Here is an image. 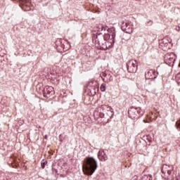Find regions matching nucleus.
I'll list each match as a JSON object with an SVG mask.
<instances>
[{
  "label": "nucleus",
  "mask_w": 180,
  "mask_h": 180,
  "mask_svg": "<svg viewBox=\"0 0 180 180\" xmlns=\"http://www.w3.org/2000/svg\"><path fill=\"white\" fill-rule=\"evenodd\" d=\"M82 168L85 175L91 176L96 171L98 162L93 157H87L84 160Z\"/></svg>",
  "instance_id": "1"
},
{
  "label": "nucleus",
  "mask_w": 180,
  "mask_h": 180,
  "mask_svg": "<svg viewBox=\"0 0 180 180\" xmlns=\"http://www.w3.org/2000/svg\"><path fill=\"white\" fill-rule=\"evenodd\" d=\"M93 41L98 45L100 50H108V42L102 35V32L93 34Z\"/></svg>",
  "instance_id": "2"
},
{
  "label": "nucleus",
  "mask_w": 180,
  "mask_h": 180,
  "mask_svg": "<svg viewBox=\"0 0 180 180\" xmlns=\"http://www.w3.org/2000/svg\"><path fill=\"white\" fill-rule=\"evenodd\" d=\"M98 32H108V33H110L109 34V37L111 40H112V43H115V39L116 37V31H115V29L112 28H109V27L106 26V25H100L98 27Z\"/></svg>",
  "instance_id": "3"
},
{
  "label": "nucleus",
  "mask_w": 180,
  "mask_h": 180,
  "mask_svg": "<svg viewBox=\"0 0 180 180\" xmlns=\"http://www.w3.org/2000/svg\"><path fill=\"white\" fill-rule=\"evenodd\" d=\"M139 67V64L137 63V60H130L127 63V68L128 72L131 74H134L137 72V68Z\"/></svg>",
  "instance_id": "4"
},
{
  "label": "nucleus",
  "mask_w": 180,
  "mask_h": 180,
  "mask_svg": "<svg viewBox=\"0 0 180 180\" xmlns=\"http://www.w3.org/2000/svg\"><path fill=\"white\" fill-rule=\"evenodd\" d=\"M128 115L131 117L132 119H136L137 117V115H139V117L143 116L144 115V111L141 110V108L131 107L128 110Z\"/></svg>",
  "instance_id": "5"
},
{
  "label": "nucleus",
  "mask_w": 180,
  "mask_h": 180,
  "mask_svg": "<svg viewBox=\"0 0 180 180\" xmlns=\"http://www.w3.org/2000/svg\"><path fill=\"white\" fill-rule=\"evenodd\" d=\"M121 29L124 33L131 34V33H133V24H131V22L127 20L124 21L122 24Z\"/></svg>",
  "instance_id": "6"
},
{
  "label": "nucleus",
  "mask_w": 180,
  "mask_h": 180,
  "mask_svg": "<svg viewBox=\"0 0 180 180\" xmlns=\"http://www.w3.org/2000/svg\"><path fill=\"white\" fill-rule=\"evenodd\" d=\"M175 55L174 53H167L165 55L164 60L165 64L171 65L172 63H175Z\"/></svg>",
  "instance_id": "7"
},
{
  "label": "nucleus",
  "mask_w": 180,
  "mask_h": 180,
  "mask_svg": "<svg viewBox=\"0 0 180 180\" xmlns=\"http://www.w3.org/2000/svg\"><path fill=\"white\" fill-rule=\"evenodd\" d=\"M166 172H167V174L169 175V178H172V174L174 172V167L167 165H163L162 167V174H165Z\"/></svg>",
  "instance_id": "8"
},
{
  "label": "nucleus",
  "mask_w": 180,
  "mask_h": 180,
  "mask_svg": "<svg viewBox=\"0 0 180 180\" xmlns=\"http://www.w3.org/2000/svg\"><path fill=\"white\" fill-rule=\"evenodd\" d=\"M43 95L44 98H49L50 95H54V87L46 86L44 89Z\"/></svg>",
  "instance_id": "9"
},
{
  "label": "nucleus",
  "mask_w": 180,
  "mask_h": 180,
  "mask_svg": "<svg viewBox=\"0 0 180 180\" xmlns=\"http://www.w3.org/2000/svg\"><path fill=\"white\" fill-rule=\"evenodd\" d=\"M145 77L146 79H150V81H153V79H155V78H157V75H155V70H148L145 74Z\"/></svg>",
  "instance_id": "10"
},
{
  "label": "nucleus",
  "mask_w": 180,
  "mask_h": 180,
  "mask_svg": "<svg viewBox=\"0 0 180 180\" xmlns=\"http://www.w3.org/2000/svg\"><path fill=\"white\" fill-rule=\"evenodd\" d=\"M98 160L100 161H106L108 160V155L105 153L103 150H100L98 153Z\"/></svg>",
  "instance_id": "11"
},
{
  "label": "nucleus",
  "mask_w": 180,
  "mask_h": 180,
  "mask_svg": "<svg viewBox=\"0 0 180 180\" xmlns=\"http://www.w3.org/2000/svg\"><path fill=\"white\" fill-rule=\"evenodd\" d=\"M97 110L100 112H105V110H110V107L106 105H102L101 106L97 108Z\"/></svg>",
  "instance_id": "12"
},
{
  "label": "nucleus",
  "mask_w": 180,
  "mask_h": 180,
  "mask_svg": "<svg viewBox=\"0 0 180 180\" xmlns=\"http://www.w3.org/2000/svg\"><path fill=\"white\" fill-rule=\"evenodd\" d=\"M162 176L165 180H172L174 178V173L172 174V177H169V174H168V172L162 173Z\"/></svg>",
  "instance_id": "13"
},
{
  "label": "nucleus",
  "mask_w": 180,
  "mask_h": 180,
  "mask_svg": "<svg viewBox=\"0 0 180 180\" xmlns=\"http://www.w3.org/2000/svg\"><path fill=\"white\" fill-rule=\"evenodd\" d=\"M103 81L104 82H111V81H113V77L110 75H105Z\"/></svg>",
  "instance_id": "14"
},
{
  "label": "nucleus",
  "mask_w": 180,
  "mask_h": 180,
  "mask_svg": "<svg viewBox=\"0 0 180 180\" xmlns=\"http://www.w3.org/2000/svg\"><path fill=\"white\" fill-rule=\"evenodd\" d=\"M99 115H101V110H98V108H96L94 113V116L95 119H99Z\"/></svg>",
  "instance_id": "15"
},
{
  "label": "nucleus",
  "mask_w": 180,
  "mask_h": 180,
  "mask_svg": "<svg viewBox=\"0 0 180 180\" xmlns=\"http://www.w3.org/2000/svg\"><path fill=\"white\" fill-rule=\"evenodd\" d=\"M176 82H177L178 85H180V72L176 75Z\"/></svg>",
  "instance_id": "16"
},
{
  "label": "nucleus",
  "mask_w": 180,
  "mask_h": 180,
  "mask_svg": "<svg viewBox=\"0 0 180 180\" xmlns=\"http://www.w3.org/2000/svg\"><path fill=\"white\" fill-rule=\"evenodd\" d=\"M100 89L102 92H105V91H106V84H101Z\"/></svg>",
  "instance_id": "17"
},
{
  "label": "nucleus",
  "mask_w": 180,
  "mask_h": 180,
  "mask_svg": "<svg viewBox=\"0 0 180 180\" xmlns=\"http://www.w3.org/2000/svg\"><path fill=\"white\" fill-rule=\"evenodd\" d=\"M46 164H47V161H42L41 162V168L43 169H44V168H46Z\"/></svg>",
  "instance_id": "18"
},
{
  "label": "nucleus",
  "mask_w": 180,
  "mask_h": 180,
  "mask_svg": "<svg viewBox=\"0 0 180 180\" xmlns=\"http://www.w3.org/2000/svg\"><path fill=\"white\" fill-rule=\"evenodd\" d=\"M176 126L177 129H180V120L176 122Z\"/></svg>",
  "instance_id": "19"
},
{
  "label": "nucleus",
  "mask_w": 180,
  "mask_h": 180,
  "mask_svg": "<svg viewBox=\"0 0 180 180\" xmlns=\"http://www.w3.org/2000/svg\"><path fill=\"white\" fill-rule=\"evenodd\" d=\"M147 26H152L153 25V21L152 20H149L147 23H146Z\"/></svg>",
  "instance_id": "20"
},
{
  "label": "nucleus",
  "mask_w": 180,
  "mask_h": 180,
  "mask_svg": "<svg viewBox=\"0 0 180 180\" xmlns=\"http://www.w3.org/2000/svg\"><path fill=\"white\" fill-rule=\"evenodd\" d=\"M101 114H99L98 117H103V112H101Z\"/></svg>",
  "instance_id": "21"
},
{
  "label": "nucleus",
  "mask_w": 180,
  "mask_h": 180,
  "mask_svg": "<svg viewBox=\"0 0 180 180\" xmlns=\"http://www.w3.org/2000/svg\"><path fill=\"white\" fill-rule=\"evenodd\" d=\"M148 176H149L148 180H153V176H151V174H149Z\"/></svg>",
  "instance_id": "22"
},
{
  "label": "nucleus",
  "mask_w": 180,
  "mask_h": 180,
  "mask_svg": "<svg viewBox=\"0 0 180 180\" xmlns=\"http://www.w3.org/2000/svg\"><path fill=\"white\" fill-rule=\"evenodd\" d=\"M176 30H177V32H180V27H179V26L177 27L176 28Z\"/></svg>",
  "instance_id": "23"
},
{
  "label": "nucleus",
  "mask_w": 180,
  "mask_h": 180,
  "mask_svg": "<svg viewBox=\"0 0 180 180\" xmlns=\"http://www.w3.org/2000/svg\"><path fill=\"white\" fill-rule=\"evenodd\" d=\"M61 134L60 135V136H59V140H60V141H63V139H61Z\"/></svg>",
  "instance_id": "24"
},
{
  "label": "nucleus",
  "mask_w": 180,
  "mask_h": 180,
  "mask_svg": "<svg viewBox=\"0 0 180 180\" xmlns=\"http://www.w3.org/2000/svg\"><path fill=\"white\" fill-rule=\"evenodd\" d=\"M176 180H180V176H179L178 177H176Z\"/></svg>",
  "instance_id": "25"
},
{
  "label": "nucleus",
  "mask_w": 180,
  "mask_h": 180,
  "mask_svg": "<svg viewBox=\"0 0 180 180\" xmlns=\"http://www.w3.org/2000/svg\"><path fill=\"white\" fill-rule=\"evenodd\" d=\"M165 46L167 47L168 46V44L165 43Z\"/></svg>",
  "instance_id": "26"
},
{
  "label": "nucleus",
  "mask_w": 180,
  "mask_h": 180,
  "mask_svg": "<svg viewBox=\"0 0 180 180\" xmlns=\"http://www.w3.org/2000/svg\"><path fill=\"white\" fill-rule=\"evenodd\" d=\"M44 139H47V136H44Z\"/></svg>",
  "instance_id": "27"
}]
</instances>
